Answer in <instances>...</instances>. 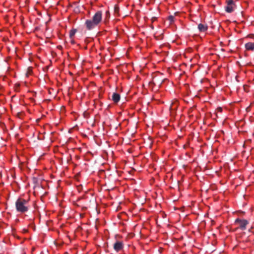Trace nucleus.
Instances as JSON below:
<instances>
[{
  "label": "nucleus",
  "mask_w": 254,
  "mask_h": 254,
  "mask_svg": "<svg viewBox=\"0 0 254 254\" xmlns=\"http://www.w3.org/2000/svg\"><path fill=\"white\" fill-rule=\"evenodd\" d=\"M124 244L121 241H116V242L114 244L113 248L117 252H118L122 250L123 249Z\"/></svg>",
  "instance_id": "obj_5"
},
{
  "label": "nucleus",
  "mask_w": 254,
  "mask_h": 254,
  "mask_svg": "<svg viewBox=\"0 0 254 254\" xmlns=\"http://www.w3.org/2000/svg\"><path fill=\"white\" fill-rule=\"evenodd\" d=\"M245 48L247 50H254V43L249 42L245 44Z\"/></svg>",
  "instance_id": "obj_8"
},
{
  "label": "nucleus",
  "mask_w": 254,
  "mask_h": 254,
  "mask_svg": "<svg viewBox=\"0 0 254 254\" xmlns=\"http://www.w3.org/2000/svg\"><path fill=\"white\" fill-rule=\"evenodd\" d=\"M112 99L114 103H118L120 100V95L117 93H113L112 96Z\"/></svg>",
  "instance_id": "obj_7"
},
{
  "label": "nucleus",
  "mask_w": 254,
  "mask_h": 254,
  "mask_svg": "<svg viewBox=\"0 0 254 254\" xmlns=\"http://www.w3.org/2000/svg\"><path fill=\"white\" fill-rule=\"evenodd\" d=\"M54 152H55V151H56L55 149H54Z\"/></svg>",
  "instance_id": "obj_18"
},
{
  "label": "nucleus",
  "mask_w": 254,
  "mask_h": 254,
  "mask_svg": "<svg viewBox=\"0 0 254 254\" xmlns=\"http://www.w3.org/2000/svg\"><path fill=\"white\" fill-rule=\"evenodd\" d=\"M235 224L239 225V228L242 230L246 229V226L249 224V222L246 219H241L237 218L235 220Z\"/></svg>",
  "instance_id": "obj_3"
},
{
  "label": "nucleus",
  "mask_w": 254,
  "mask_h": 254,
  "mask_svg": "<svg viewBox=\"0 0 254 254\" xmlns=\"http://www.w3.org/2000/svg\"><path fill=\"white\" fill-rule=\"evenodd\" d=\"M32 71L31 67H28L26 73V76H28L29 74H30L32 73Z\"/></svg>",
  "instance_id": "obj_10"
},
{
  "label": "nucleus",
  "mask_w": 254,
  "mask_h": 254,
  "mask_svg": "<svg viewBox=\"0 0 254 254\" xmlns=\"http://www.w3.org/2000/svg\"><path fill=\"white\" fill-rule=\"evenodd\" d=\"M102 19V12L97 11L90 19H87L85 22V25L88 30H91L97 27L101 22Z\"/></svg>",
  "instance_id": "obj_1"
},
{
  "label": "nucleus",
  "mask_w": 254,
  "mask_h": 254,
  "mask_svg": "<svg viewBox=\"0 0 254 254\" xmlns=\"http://www.w3.org/2000/svg\"><path fill=\"white\" fill-rule=\"evenodd\" d=\"M168 19L170 21V22H172L174 20V17L172 15H170L169 16Z\"/></svg>",
  "instance_id": "obj_11"
},
{
  "label": "nucleus",
  "mask_w": 254,
  "mask_h": 254,
  "mask_svg": "<svg viewBox=\"0 0 254 254\" xmlns=\"http://www.w3.org/2000/svg\"><path fill=\"white\" fill-rule=\"evenodd\" d=\"M76 32V29H71L70 31V33H69V36L70 38H71L72 37H73L75 33Z\"/></svg>",
  "instance_id": "obj_9"
},
{
  "label": "nucleus",
  "mask_w": 254,
  "mask_h": 254,
  "mask_svg": "<svg viewBox=\"0 0 254 254\" xmlns=\"http://www.w3.org/2000/svg\"><path fill=\"white\" fill-rule=\"evenodd\" d=\"M189 144H184L183 145V148L185 149L186 148V147L188 146Z\"/></svg>",
  "instance_id": "obj_12"
},
{
  "label": "nucleus",
  "mask_w": 254,
  "mask_h": 254,
  "mask_svg": "<svg viewBox=\"0 0 254 254\" xmlns=\"http://www.w3.org/2000/svg\"><path fill=\"white\" fill-rule=\"evenodd\" d=\"M245 145H246V144H245V143H244V144H243V147L244 148H245Z\"/></svg>",
  "instance_id": "obj_15"
},
{
  "label": "nucleus",
  "mask_w": 254,
  "mask_h": 254,
  "mask_svg": "<svg viewBox=\"0 0 254 254\" xmlns=\"http://www.w3.org/2000/svg\"><path fill=\"white\" fill-rule=\"evenodd\" d=\"M217 110H218L219 112H221L222 111V108H221V107H219V108H217Z\"/></svg>",
  "instance_id": "obj_13"
},
{
  "label": "nucleus",
  "mask_w": 254,
  "mask_h": 254,
  "mask_svg": "<svg viewBox=\"0 0 254 254\" xmlns=\"http://www.w3.org/2000/svg\"><path fill=\"white\" fill-rule=\"evenodd\" d=\"M227 5L225 7V10L228 13L233 11L235 4L233 0H228L227 1Z\"/></svg>",
  "instance_id": "obj_4"
},
{
  "label": "nucleus",
  "mask_w": 254,
  "mask_h": 254,
  "mask_svg": "<svg viewBox=\"0 0 254 254\" xmlns=\"http://www.w3.org/2000/svg\"><path fill=\"white\" fill-rule=\"evenodd\" d=\"M156 18L155 17L152 18V20H154Z\"/></svg>",
  "instance_id": "obj_17"
},
{
  "label": "nucleus",
  "mask_w": 254,
  "mask_h": 254,
  "mask_svg": "<svg viewBox=\"0 0 254 254\" xmlns=\"http://www.w3.org/2000/svg\"><path fill=\"white\" fill-rule=\"evenodd\" d=\"M198 29L200 32H205L207 30L208 26L206 24L199 23L198 25Z\"/></svg>",
  "instance_id": "obj_6"
},
{
  "label": "nucleus",
  "mask_w": 254,
  "mask_h": 254,
  "mask_svg": "<svg viewBox=\"0 0 254 254\" xmlns=\"http://www.w3.org/2000/svg\"><path fill=\"white\" fill-rule=\"evenodd\" d=\"M75 11H79V6H77L76 7V9L74 10Z\"/></svg>",
  "instance_id": "obj_14"
},
{
  "label": "nucleus",
  "mask_w": 254,
  "mask_h": 254,
  "mask_svg": "<svg viewBox=\"0 0 254 254\" xmlns=\"http://www.w3.org/2000/svg\"><path fill=\"white\" fill-rule=\"evenodd\" d=\"M77 3H78V2H75L74 3V4H77Z\"/></svg>",
  "instance_id": "obj_16"
},
{
  "label": "nucleus",
  "mask_w": 254,
  "mask_h": 254,
  "mask_svg": "<svg viewBox=\"0 0 254 254\" xmlns=\"http://www.w3.org/2000/svg\"><path fill=\"white\" fill-rule=\"evenodd\" d=\"M16 211L18 212L24 213L28 210V201L23 198H19L15 202Z\"/></svg>",
  "instance_id": "obj_2"
}]
</instances>
